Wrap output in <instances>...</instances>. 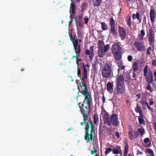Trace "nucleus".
Returning a JSON list of instances; mask_svg holds the SVG:
<instances>
[{"instance_id":"1","label":"nucleus","mask_w":156,"mask_h":156,"mask_svg":"<svg viewBox=\"0 0 156 156\" xmlns=\"http://www.w3.org/2000/svg\"><path fill=\"white\" fill-rule=\"evenodd\" d=\"M94 126H93L92 122L90 119L88 120L87 125L85 127V139L87 141L86 142L88 143L90 140L93 142H94V139L93 137V135L95 134Z\"/></svg>"},{"instance_id":"2","label":"nucleus","mask_w":156,"mask_h":156,"mask_svg":"<svg viewBox=\"0 0 156 156\" xmlns=\"http://www.w3.org/2000/svg\"><path fill=\"white\" fill-rule=\"evenodd\" d=\"M112 64L110 62L107 63L105 65L102 71L103 76L106 78L112 77L113 72L112 70Z\"/></svg>"},{"instance_id":"3","label":"nucleus","mask_w":156,"mask_h":156,"mask_svg":"<svg viewBox=\"0 0 156 156\" xmlns=\"http://www.w3.org/2000/svg\"><path fill=\"white\" fill-rule=\"evenodd\" d=\"M144 74L147 83H151L153 82V73L151 69L148 68L147 65H146L144 68Z\"/></svg>"},{"instance_id":"4","label":"nucleus","mask_w":156,"mask_h":156,"mask_svg":"<svg viewBox=\"0 0 156 156\" xmlns=\"http://www.w3.org/2000/svg\"><path fill=\"white\" fill-rule=\"evenodd\" d=\"M121 50V47L117 43L113 44L112 47V52L115 58L119 60L121 58L120 53Z\"/></svg>"},{"instance_id":"5","label":"nucleus","mask_w":156,"mask_h":156,"mask_svg":"<svg viewBox=\"0 0 156 156\" xmlns=\"http://www.w3.org/2000/svg\"><path fill=\"white\" fill-rule=\"evenodd\" d=\"M80 87L81 88L83 87V89L82 90V92H83L82 94L83 95L85 100L87 101V102L89 104L91 99V94L89 92L87 91V90L86 84L85 83H82L80 84Z\"/></svg>"},{"instance_id":"6","label":"nucleus","mask_w":156,"mask_h":156,"mask_svg":"<svg viewBox=\"0 0 156 156\" xmlns=\"http://www.w3.org/2000/svg\"><path fill=\"white\" fill-rule=\"evenodd\" d=\"M101 119L102 118L103 120L104 121L105 124L108 126L111 125V123L110 122V117L108 114L105 111H102L100 115Z\"/></svg>"},{"instance_id":"7","label":"nucleus","mask_w":156,"mask_h":156,"mask_svg":"<svg viewBox=\"0 0 156 156\" xmlns=\"http://www.w3.org/2000/svg\"><path fill=\"white\" fill-rule=\"evenodd\" d=\"M91 99H92L91 98L89 104L87 103V101H86L85 103L87 104V106H85L82 110L81 112L83 115V118L86 117L87 118L88 115L90 112V105L91 104Z\"/></svg>"},{"instance_id":"8","label":"nucleus","mask_w":156,"mask_h":156,"mask_svg":"<svg viewBox=\"0 0 156 156\" xmlns=\"http://www.w3.org/2000/svg\"><path fill=\"white\" fill-rule=\"evenodd\" d=\"M148 37L150 44L153 46L154 45L155 41V34L152 28H150L148 30Z\"/></svg>"},{"instance_id":"9","label":"nucleus","mask_w":156,"mask_h":156,"mask_svg":"<svg viewBox=\"0 0 156 156\" xmlns=\"http://www.w3.org/2000/svg\"><path fill=\"white\" fill-rule=\"evenodd\" d=\"M135 47L139 51H144L145 47L144 43L143 42L136 41L134 43Z\"/></svg>"},{"instance_id":"10","label":"nucleus","mask_w":156,"mask_h":156,"mask_svg":"<svg viewBox=\"0 0 156 156\" xmlns=\"http://www.w3.org/2000/svg\"><path fill=\"white\" fill-rule=\"evenodd\" d=\"M117 93L119 95H122L125 92V85H116Z\"/></svg>"},{"instance_id":"11","label":"nucleus","mask_w":156,"mask_h":156,"mask_svg":"<svg viewBox=\"0 0 156 156\" xmlns=\"http://www.w3.org/2000/svg\"><path fill=\"white\" fill-rule=\"evenodd\" d=\"M109 45L108 44H107L105 46L104 48L101 49L99 50L98 51V55L100 57H103L105 54V53L108 50L109 48Z\"/></svg>"},{"instance_id":"12","label":"nucleus","mask_w":156,"mask_h":156,"mask_svg":"<svg viewBox=\"0 0 156 156\" xmlns=\"http://www.w3.org/2000/svg\"><path fill=\"white\" fill-rule=\"evenodd\" d=\"M90 50H86L85 51V54L86 55H89V59L91 60H92L94 56V47L91 46L90 47Z\"/></svg>"},{"instance_id":"13","label":"nucleus","mask_w":156,"mask_h":156,"mask_svg":"<svg viewBox=\"0 0 156 156\" xmlns=\"http://www.w3.org/2000/svg\"><path fill=\"white\" fill-rule=\"evenodd\" d=\"M119 31L122 40L124 39L126 37V31L125 29L120 26L119 27Z\"/></svg>"},{"instance_id":"14","label":"nucleus","mask_w":156,"mask_h":156,"mask_svg":"<svg viewBox=\"0 0 156 156\" xmlns=\"http://www.w3.org/2000/svg\"><path fill=\"white\" fill-rule=\"evenodd\" d=\"M150 14L151 21L152 23H154L155 18V13L154 9L153 7H151Z\"/></svg>"},{"instance_id":"15","label":"nucleus","mask_w":156,"mask_h":156,"mask_svg":"<svg viewBox=\"0 0 156 156\" xmlns=\"http://www.w3.org/2000/svg\"><path fill=\"white\" fill-rule=\"evenodd\" d=\"M129 137L131 140L134 139L138 137L139 134L138 132L136 131H130L129 132Z\"/></svg>"},{"instance_id":"16","label":"nucleus","mask_w":156,"mask_h":156,"mask_svg":"<svg viewBox=\"0 0 156 156\" xmlns=\"http://www.w3.org/2000/svg\"><path fill=\"white\" fill-rule=\"evenodd\" d=\"M111 121L112 124L114 125H117L118 124L117 116L115 114H112L111 118Z\"/></svg>"},{"instance_id":"17","label":"nucleus","mask_w":156,"mask_h":156,"mask_svg":"<svg viewBox=\"0 0 156 156\" xmlns=\"http://www.w3.org/2000/svg\"><path fill=\"white\" fill-rule=\"evenodd\" d=\"M124 77L122 75L119 76L117 79L116 85H124Z\"/></svg>"},{"instance_id":"18","label":"nucleus","mask_w":156,"mask_h":156,"mask_svg":"<svg viewBox=\"0 0 156 156\" xmlns=\"http://www.w3.org/2000/svg\"><path fill=\"white\" fill-rule=\"evenodd\" d=\"M83 74L82 77L80 76V79L81 80L83 81L87 77V70L86 67L84 66H83Z\"/></svg>"},{"instance_id":"19","label":"nucleus","mask_w":156,"mask_h":156,"mask_svg":"<svg viewBox=\"0 0 156 156\" xmlns=\"http://www.w3.org/2000/svg\"><path fill=\"white\" fill-rule=\"evenodd\" d=\"M113 83H111L110 82L108 83L107 84V87L108 90L110 93L113 92Z\"/></svg>"},{"instance_id":"20","label":"nucleus","mask_w":156,"mask_h":156,"mask_svg":"<svg viewBox=\"0 0 156 156\" xmlns=\"http://www.w3.org/2000/svg\"><path fill=\"white\" fill-rule=\"evenodd\" d=\"M110 33L115 37L117 36V32L115 27H110Z\"/></svg>"},{"instance_id":"21","label":"nucleus","mask_w":156,"mask_h":156,"mask_svg":"<svg viewBox=\"0 0 156 156\" xmlns=\"http://www.w3.org/2000/svg\"><path fill=\"white\" fill-rule=\"evenodd\" d=\"M139 63L136 62H134L133 64L132 68L133 70L136 72L139 69Z\"/></svg>"},{"instance_id":"22","label":"nucleus","mask_w":156,"mask_h":156,"mask_svg":"<svg viewBox=\"0 0 156 156\" xmlns=\"http://www.w3.org/2000/svg\"><path fill=\"white\" fill-rule=\"evenodd\" d=\"M104 45V43L102 39L101 40H99L98 42V48H99L100 50L101 49H102Z\"/></svg>"},{"instance_id":"23","label":"nucleus","mask_w":156,"mask_h":156,"mask_svg":"<svg viewBox=\"0 0 156 156\" xmlns=\"http://www.w3.org/2000/svg\"><path fill=\"white\" fill-rule=\"evenodd\" d=\"M117 147H118V149H115L112 151V152L114 154H118L121 151L120 147L118 146Z\"/></svg>"},{"instance_id":"24","label":"nucleus","mask_w":156,"mask_h":156,"mask_svg":"<svg viewBox=\"0 0 156 156\" xmlns=\"http://www.w3.org/2000/svg\"><path fill=\"white\" fill-rule=\"evenodd\" d=\"M74 49L75 50V52H77L78 53H80L81 52L80 47V45L78 46H73Z\"/></svg>"},{"instance_id":"25","label":"nucleus","mask_w":156,"mask_h":156,"mask_svg":"<svg viewBox=\"0 0 156 156\" xmlns=\"http://www.w3.org/2000/svg\"><path fill=\"white\" fill-rule=\"evenodd\" d=\"M110 24L111 26V27H115V22L114 20L113 17L110 19Z\"/></svg>"},{"instance_id":"26","label":"nucleus","mask_w":156,"mask_h":156,"mask_svg":"<svg viewBox=\"0 0 156 156\" xmlns=\"http://www.w3.org/2000/svg\"><path fill=\"white\" fill-rule=\"evenodd\" d=\"M145 33L144 30H142L140 31V34L139 35L140 37V39L141 40H142L144 39V36L145 35Z\"/></svg>"},{"instance_id":"27","label":"nucleus","mask_w":156,"mask_h":156,"mask_svg":"<svg viewBox=\"0 0 156 156\" xmlns=\"http://www.w3.org/2000/svg\"><path fill=\"white\" fill-rule=\"evenodd\" d=\"M137 132L138 133H139L140 135H141L142 136L145 133L144 130V129L142 128L138 129Z\"/></svg>"},{"instance_id":"28","label":"nucleus","mask_w":156,"mask_h":156,"mask_svg":"<svg viewBox=\"0 0 156 156\" xmlns=\"http://www.w3.org/2000/svg\"><path fill=\"white\" fill-rule=\"evenodd\" d=\"M101 28L104 30H106L108 29L107 25L104 22L101 23Z\"/></svg>"},{"instance_id":"29","label":"nucleus","mask_w":156,"mask_h":156,"mask_svg":"<svg viewBox=\"0 0 156 156\" xmlns=\"http://www.w3.org/2000/svg\"><path fill=\"white\" fill-rule=\"evenodd\" d=\"M97 152V148H93V150H91L90 153L91 154H95V156H98Z\"/></svg>"},{"instance_id":"30","label":"nucleus","mask_w":156,"mask_h":156,"mask_svg":"<svg viewBox=\"0 0 156 156\" xmlns=\"http://www.w3.org/2000/svg\"><path fill=\"white\" fill-rule=\"evenodd\" d=\"M70 8L71 9L72 13H74L75 11V6L74 4L71 3Z\"/></svg>"},{"instance_id":"31","label":"nucleus","mask_w":156,"mask_h":156,"mask_svg":"<svg viewBox=\"0 0 156 156\" xmlns=\"http://www.w3.org/2000/svg\"><path fill=\"white\" fill-rule=\"evenodd\" d=\"M127 24L129 27H131V17L129 16L127 17Z\"/></svg>"},{"instance_id":"32","label":"nucleus","mask_w":156,"mask_h":156,"mask_svg":"<svg viewBox=\"0 0 156 156\" xmlns=\"http://www.w3.org/2000/svg\"><path fill=\"white\" fill-rule=\"evenodd\" d=\"M146 152L147 153L150 154L151 156H154V154L150 148H147L146 150Z\"/></svg>"},{"instance_id":"33","label":"nucleus","mask_w":156,"mask_h":156,"mask_svg":"<svg viewBox=\"0 0 156 156\" xmlns=\"http://www.w3.org/2000/svg\"><path fill=\"white\" fill-rule=\"evenodd\" d=\"M136 112H140L142 111L141 107L139 106L138 105H137V107L135 108Z\"/></svg>"},{"instance_id":"34","label":"nucleus","mask_w":156,"mask_h":156,"mask_svg":"<svg viewBox=\"0 0 156 156\" xmlns=\"http://www.w3.org/2000/svg\"><path fill=\"white\" fill-rule=\"evenodd\" d=\"M128 149V145H126L125 146V151L124 152V154H127Z\"/></svg>"},{"instance_id":"35","label":"nucleus","mask_w":156,"mask_h":156,"mask_svg":"<svg viewBox=\"0 0 156 156\" xmlns=\"http://www.w3.org/2000/svg\"><path fill=\"white\" fill-rule=\"evenodd\" d=\"M94 123L96 124L98 121V115L97 113L94 115Z\"/></svg>"},{"instance_id":"36","label":"nucleus","mask_w":156,"mask_h":156,"mask_svg":"<svg viewBox=\"0 0 156 156\" xmlns=\"http://www.w3.org/2000/svg\"><path fill=\"white\" fill-rule=\"evenodd\" d=\"M73 46H78V41L77 39H76L75 40L72 41Z\"/></svg>"},{"instance_id":"37","label":"nucleus","mask_w":156,"mask_h":156,"mask_svg":"<svg viewBox=\"0 0 156 156\" xmlns=\"http://www.w3.org/2000/svg\"><path fill=\"white\" fill-rule=\"evenodd\" d=\"M112 151V149L111 148H107L105 151V154H109Z\"/></svg>"},{"instance_id":"38","label":"nucleus","mask_w":156,"mask_h":156,"mask_svg":"<svg viewBox=\"0 0 156 156\" xmlns=\"http://www.w3.org/2000/svg\"><path fill=\"white\" fill-rule=\"evenodd\" d=\"M139 123L140 124H143L144 123V121L142 118L139 117Z\"/></svg>"},{"instance_id":"39","label":"nucleus","mask_w":156,"mask_h":156,"mask_svg":"<svg viewBox=\"0 0 156 156\" xmlns=\"http://www.w3.org/2000/svg\"><path fill=\"white\" fill-rule=\"evenodd\" d=\"M78 105L80 108V110L81 112H82V109L81 108H83L84 106V105L83 104H81V102H80L78 104Z\"/></svg>"},{"instance_id":"40","label":"nucleus","mask_w":156,"mask_h":156,"mask_svg":"<svg viewBox=\"0 0 156 156\" xmlns=\"http://www.w3.org/2000/svg\"><path fill=\"white\" fill-rule=\"evenodd\" d=\"M86 117L83 118V122H81L80 124L82 126L85 124L87 122Z\"/></svg>"},{"instance_id":"41","label":"nucleus","mask_w":156,"mask_h":156,"mask_svg":"<svg viewBox=\"0 0 156 156\" xmlns=\"http://www.w3.org/2000/svg\"><path fill=\"white\" fill-rule=\"evenodd\" d=\"M69 36L70 39L72 41L75 40L74 37L73 36L72 33L69 34Z\"/></svg>"},{"instance_id":"42","label":"nucleus","mask_w":156,"mask_h":156,"mask_svg":"<svg viewBox=\"0 0 156 156\" xmlns=\"http://www.w3.org/2000/svg\"><path fill=\"white\" fill-rule=\"evenodd\" d=\"M147 90H150L151 92L152 91V90L151 89V87L149 84H147Z\"/></svg>"},{"instance_id":"43","label":"nucleus","mask_w":156,"mask_h":156,"mask_svg":"<svg viewBox=\"0 0 156 156\" xmlns=\"http://www.w3.org/2000/svg\"><path fill=\"white\" fill-rule=\"evenodd\" d=\"M151 50V47H149L147 49V53L150 55L151 54L150 51Z\"/></svg>"},{"instance_id":"44","label":"nucleus","mask_w":156,"mask_h":156,"mask_svg":"<svg viewBox=\"0 0 156 156\" xmlns=\"http://www.w3.org/2000/svg\"><path fill=\"white\" fill-rule=\"evenodd\" d=\"M150 141V139L148 137L145 138L144 140V142L145 144H146Z\"/></svg>"},{"instance_id":"45","label":"nucleus","mask_w":156,"mask_h":156,"mask_svg":"<svg viewBox=\"0 0 156 156\" xmlns=\"http://www.w3.org/2000/svg\"><path fill=\"white\" fill-rule=\"evenodd\" d=\"M141 103L143 107L147 105V104H148L147 102L144 101H141Z\"/></svg>"},{"instance_id":"46","label":"nucleus","mask_w":156,"mask_h":156,"mask_svg":"<svg viewBox=\"0 0 156 156\" xmlns=\"http://www.w3.org/2000/svg\"><path fill=\"white\" fill-rule=\"evenodd\" d=\"M135 71H133L132 73L133 74V77L134 78V80H136V73Z\"/></svg>"},{"instance_id":"47","label":"nucleus","mask_w":156,"mask_h":156,"mask_svg":"<svg viewBox=\"0 0 156 156\" xmlns=\"http://www.w3.org/2000/svg\"><path fill=\"white\" fill-rule=\"evenodd\" d=\"M76 53V55L75 56H73L72 58V59H73L74 58H76V59L77 58H78V57L79 56V54L80 53H78L77 52H75Z\"/></svg>"},{"instance_id":"48","label":"nucleus","mask_w":156,"mask_h":156,"mask_svg":"<svg viewBox=\"0 0 156 156\" xmlns=\"http://www.w3.org/2000/svg\"><path fill=\"white\" fill-rule=\"evenodd\" d=\"M132 59H133V57L131 55H129L128 56V60L129 61V62L131 61Z\"/></svg>"},{"instance_id":"49","label":"nucleus","mask_w":156,"mask_h":156,"mask_svg":"<svg viewBox=\"0 0 156 156\" xmlns=\"http://www.w3.org/2000/svg\"><path fill=\"white\" fill-rule=\"evenodd\" d=\"M93 2L94 6H98V0H93Z\"/></svg>"},{"instance_id":"50","label":"nucleus","mask_w":156,"mask_h":156,"mask_svg":"<svg viewBox=\"0 0 156 156\" xmlns=\"http://www.w3.org/2000/svg\"><path fill=\"white\" fill-rule=\"evenodd\" d=\"M81 74V71L80 69H78L77 70V76L78 77H80V75Z\"/></svg>"},{"instance_id":"51","label":"nucleus","mask_w":156,"mask_h":156,"mask_svg":"<svg viewBox=\"0 0 156 156\" xmlns=\"http://www.w3.org/2000/svg\"><path fill=\"white\" fill-rule=\"evenodd\" d=\"M152 64L155 66H156V61L155 60H153L152 63Z\"/></svg>"},{"instance_id":"52","label":"nucleus","mask_w":156,"mask_h":156,"mask_svg":"<svg viewBox=\"0 0 156 156\" xmlns=\"http://www.w3.org/2000/svg\"><path fill=\"white\" fill-rule=\"evenodd\" d=\"M115 135L117 138H118L119 137V133L118 131L116 132Z\"/></svg>"},{"instance_id":"53","label":"nucleus","mask_w":156,"mask_h":156,"mask_svg":"<svg viewBox=\"0 0 156 156\" xmlns=\"http://www.w3.org/2000/svg\"><path fill=\"white\" fill-rule=\"evenodd\" d=\"M136 18L137 20L140 19V15H139V14L138 12H137L136 13Z\"/></svg>"},{"instance_id":"54","label":"nucleus","mask_w":156,"mask_h":156,"mask_svg":"<svg viewBox=\"0 0 156 156\" xmlns=\"http://www.w3.org/2000/svg\"><path fill=\"white\" fill-rule=\"evenodd\" d=\"M84 19L85 20L84 23L85 24L87 23L88 20V18L85 17L84 18Z\"/></svg>"},{"instance_id":"55","label":"nucleus","mask_w":156,"mask_h":156,"mask_svg":"<svg viewBox=\"0 0 156 156\" xmlns=\"http://www.w3.org/2000/svg\"><path fill=\"white\" fill-rule=\"evenodd\" d=\"M132 17L133 20L135 19L136 18V14H133Z\"/></svg>"},{"instance_id":"56","label":"nucleus","mask_w":156,"mask_h":156,"mask_svg":"<svg viewBox=\"0 0 156 156\" xmlns=\"http://www.w3.org/2000/svg\"><path fill=\"white\" fill-rule=\"evenodd\" d=\"M146 106H147V108H148V109H150V110H152V108H151V107L150 106L148 105V104H147V105H146Z\"/></svg>"},{"instance_id":"57","label":"nucleus","mask_w":156,"mask_h":156,"mask_svg":"<svg viewBox=\"0 0 156 156\" xmlns=\"http://www.w3.org/2000/svg\"><path fill=\"white\" fill-rule=\"evenodd\" d=\"M139 113V114H140V116L141 117L140 118H142L143 117V113H142V111H141V112H140Z\"/></svg>"},{"instance_id":"58","label":"nucleus","mask_w":156,"mask_h":156,"mask_svg":"<svg viewBox=\"0 0 156 156\" xmlns=\"http://www.w3.org/2000/svg\"><path fill=\"white\" fill-rule=\"evenodd\" d=\"M120 68L121 69H124L125 68V66L124 65H122L121 66H120Z\"/></svg>"},{"instance_id":"59","label":"nucleus","mask_w":156,"mask_h":156,"mask_svg":"<svg viewBox=\"0 0 156 156\" xmlns=\"http://www.w3.org/2000/svg\"><path fill=\"white\" fill-rule=\"evenodd\" d=\"M96 62H95L94 63V64L93 65V66L94 67L95 69H96Z\"/></svg>"},{"instance_id":"60","label":"nucleus","mask_w":156,"mask_h":156,"mask_svg":"<svg viewBox=\"0 0 156 156\" xmlns=\"http://www.w3.org/2000/svg\"><path fill=\"white\" fill-rule=\"evenodd\" d=\"M154 103V102H153V101H151L150 102L149 104L150 105H152Z\"/></svg>"},{"instance_id":"61","label":"nucleus","mask_w":156,"mask_h":156,"mask_svg":"<svg viewBox=\"0 0 156 156\" xmlns=\"http://www.w3.org/2000/svg\"><path fill=\"white\" fill-rule=\"evenodd\" d=\"M126 103L127 105H129V101L128 100H127L126 101Z\"/></svg>"},{"instance_id":"62","label":"nucleus","mask_w":156,"mask_h":156,"mask_svg":"<svg viewBox=\"0 0 156 156\" xmlns=\"http://www.w3.org/2000/svg\"><path fill=\"white\" fill-rule=\"evenodd\" d=\"M101 0H98V6L99 5V4L101 3Z\"/></svg>"},{"instance_id":"63","label":"nucleus","mask_w":156,"mask_h":156,"mask_svg":"<svg viewBox=\"0 0 156 156\" xmlns=\"http://www.w3.org/2000/svg\"><path fill=\"white\" fill-rule=\"evenodd\" d=\"M76 60H77L78 62L81 61V59H78V58L76 59Z\"/></svg>"},{"instance_id":"64","label":"nucleus","mask_w":156,"mask_h":156,"mask_svg":"<svg viewBox=\"0 0 156 156\" xmlns=\"http://www.w3.org/2000/svg\"><path fill=\"white\" fill-rule=\"evenodd\" d=\"M154 76H155L156 77V72H154Z\"/></svg>"}]
</instances>
